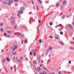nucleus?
I'll list each match as a JSON object with an SVG mask.
<instances>
[{"instance_id":"nucleus-54","label":"nucleus","mask_w":74,"mask_h":74,"mask_svg":"<svg viewBox=\"0 0 74 74\" xmlns=\"http://www.w3.org/2000/svg\"><path fill=\"white\" fill-rule=\"evenodd\" d=\"M32 4H34V1H32Z\"/></svg>"},{"instance_id":"nucleus-17","label":"nucleus","mask_w":74,"mask_h":74,"mask_svg":"<svg viewBox=\"0 0 74 74\" xmlns=\"http://www.w3.org/2000/svg\"><path fill=\"white\" fill-rule=\"evenodd\" d=\"M25 42V44H26L27 42V40L26 39H25L24 41Z\"/></svg>"},{"instance_id":"nucleus-42","label":"nucleus","mask_w":74,"mask_h":74,"mask_svg":"<svg viewBox=\"0 0 74 74\" xmlns=\"http://www.w3.org/2000/svg\"><path fill=\"white\" fill-rule=\"evenodd\" d=\"M51 54H49V57L50 58V57H51Z\"/></svg>"},{"instance_id":"nucleus-27","label":"nucleus","mask_w":74,"mask_h":74,"mask_svg":"<svg viewBox=\"0 0 74 74\" xmlns=\"http://www.w3.org/2000/svg\"><path fill=\"white\" fill-rule=\"evenodd\" d=\"M1 32H3V29L2 28H1Z\"/></svg>"},{"instance_id":"nucleus-1","label":"nucleus","mask_w":74,"mask_h":74,"mask_svg":"<svg viewBox=\"0 0 74 74\" xmlns=\"http://www.w3.org/2000/svg\"><path fill=\"white\" fill-rule=\"evenodd\" d=\"M14 1L12 0H10L9 1L8 3L7 2V1H3L2 2L3 4H8V5H11V3H13Z\"/></svg>"},{"instance_id":"nucleus-59","label":"nucleus","mask_w":74,"mask_h":74,"mask_svg":"<svg viewBox=\"0 0 74 74\" xmlns=\"http://www.w3.org/2000/svg\"><path fill=\"white\" fill-rule=\"evenodd\" d=\"M71 11V9H70V11Z\"/></svg>"},{"instance_id":"nucleus-24","label":"nucleus","mask_w":74,"mask_h":74,"mask_svg":"<svg viewBox=\"0 0 74 74\" xmlns=\"http://www.w3.org/2000/svg\"><path fill=\"white\" fill-rule=\"evenodd\" d=\"M42 74H47V73L44 71H43V72L42 73Z\"/></svg>"},{"instance_id":"nucleus-63","label":"nucleus","mask_w":74,"mask_h":74,"mask_svg":"<svg viewBox=\"0 0 74 74\" xmlns=\"http://www.w3.org/2000/svg\"><path fill=\"white\" fill-rule=\"evenodd\" d=\"M40 74H42V73H40Z\"/></svg>"},{"instance_id":"nucleus-53","label":"nucleus","mask_w":74,"mask_h":74,"mask_svg":"<svg viewBox=\"0 0 74 74\" xmlns=\"http://www.w3.org/2000/svg\"><path fill=\"white\" fill-rule=\"evenodd\" d=\"M49 60L47 61V63H49Z\"/></svg>"},{"instance_id":"nucleus-20","label":"nucleus","mask_w":74,"mask_h":74,"mask_svg":"<svg viewBox=\"0 0 74 74\" xmlns=\"http://www.w3.org/2000/svg\"><path fill=\"white\" fill-rule=\"evenodd\" d=\"M55 38H56V39H59V37H58V36H56L55 37Z\"/></svg>"},{"instance_id":"nucleus-4","label":"nucleus","mask_w":74,"mask_h":74,"mask_svg":"<svg viewBox=\"0 0 74 74\" xmlns=\"http://www.w3.org/2000/svg\"><path fill=\"white\" fill-rule=\"evenodd\" d=\"M20 9H21V11H24L25 10V8L23 7H21V8Z\"/></svg>"},{"instance_id":"nucleus-14","label":"nucleus","mask_w":74,"mask_h":74,"mask_svg":"<svg viewBox=\"0 0 74 74\" xmlns=\"http://www.w3.org/2000/svg\"><path fill=\"white\" fill-rule=\"evenodd\" d=\"M12 53H13V55H16V54L15 53V52H12Z\"/></svg>"},{"instance_id":"nucleus-25","label":"nucleus","mask_w":74,"mask_h":74,"mask_svg":"<svg viewBox=\"0 0 74 74\" xmlns=\"http://www.w3.org/2000/svg\"><path fill=\"white\" fill-rule=\"evenodd\" d=\"M58 73V74H60L61 73H62V72L61 71H59Z\"/></svg>"},{"instance_id":"nucleus-36","label":"nucleus","mask_w":74,"mask_h":74,"mask_svg":"<svg viewBox=\"0 0 74 74\" xmlns=\"http://www.w3.org/2000/svg\"><path fill=\"white\" fill-rule=\"evenodd\" d=\"M39 1L40 3H42V1L41 0H39Z\"/></svg>"},{"instance_id":"nucleus-22","label":"nucleus","mask_w":74,"mask_h":74,"mask_svg":"<svg viewBox=\"0 0 74 74\" xmlns=\"http://www.w3.org/2000/svg\"><path fill=\"white\" fill-rule=\"evenodd\" d=\"M12 23H15V21L14 20H13L12 21Z\"/></svg>"},{"instance_id":"nucleus-46","label":"nucleus","mask_w":74,"mask_h":74,"mask_svg":"<svg viewBox=\"0 0 74 74\" xmlns=\"http://www.w3.org/2000/svg\"><path fill=\"white\" fill-rule=\"evenodd\" d=\"M38 23H41V21L40 20H39L38 21Z\"/></svg>"},{"instance_id":"nucleus-23","label":"nucleus","mask_w":74,"mask_h":74,"mask_svg":"<svg viewBox=\"0 0 74 74\" xmlns=\"http://www.w3.org/2000/svg\"><path fill=\"white\" fill-rule=\"evenodd\" d=\"M17 28V27L16 26H14V29H16Z\"/></svg>"},{"instance_id":"nucleus-5","label":"nucleus","mask_w":74,"mask_h":74,"mask_svg":"<svg viewBox=\"0 0 74 74\" xmlns=\"http://www.w3.org/2000/svg\"><path fill=\"white\" fill-rule=\"evenodd\" d=\"M2 61L3 63H5V58H3L2 59Z\"/></svg>"},{"instance_id":"nucleus-26","label":"nucleus","mask_w":74,"mask_h":74,"mask_svg":"<svg viewBox=\"0 0 74 74\" xmlns=\"http://www.w3.org/2000/svg\"><path fill=\"white\" fill-rule=\"evenodd\" d=\"M60 34L62 35L63 34V32H60Z\"/></svg>"},{"instance_id":"nucleus-9","label":"nucleus","mask_w":74,"mask_h":74,"mask_svg":"<svg viewBox=\"0 0 74 74\" xmlns=\"http://www.w3.org/2000/svg\"><path fill=\"white\" fill-rule=\"evenodd\" d=\"M33 63L34 64H37V61L35 60H34L33 61Z\"/></svg>"},{"instance_id":"nucleus-50","label":"nucleus","mask_w":74,"mask_h":74,"mask_svg":"<svg viewBox=\"0 0 74 74\" xmlns=\"http://www.w3.org/2000/svg\"><path fill=\"white\" fill-rule=\"evenodd\" d=\"M32 52H30V55H32Z\"/></svg>"},{"instance_id":"nucleus-35","label":"nucleus","mask_w":74,"mask_h":74,"mask_svg":"<svg viewBox=\"0 0 74 74\" xmlns=\"http://www.w3.org/2000/svg\"><path fill=\"white\" fill-rule=\"evenodd\" d=\"M69 64H71V61H69Z\"/></svg>"},{"instance_id":"nucleus-52","label":"nucleus","mask_w":74,"mask_h":74,"mask_svg":"<svg viewBox=\"0 0 74 74\" xmlns=\"http://www.w3.org/2000/svg\"><path fill=\"white\" fill-rule=\"evenodd\" d=\"M55 74V73H50V74Z\"/></svg>"},{"instance_id":"nucleus-16","label":"nucleus","mask_w":74,"mask_h":74,"mask_svg":"<svg viewBox=\"0 0 74 74\" xmlns=\"http://www.w3.org/2000/svg\"><path fill=\"white\" fill-rule=\"evenodd\" d=\"M60 44H61L62 45H64V43L63 42H60Z\"/></svg>"},{"instance_id":"nucleus-43","label":"nucleus","mask_w":74,"mask_h":74,"mask_svg":"<svg viewBox=\"0 0 74 74\" xmlns=\"http://www.w3.org/2000/svg\"><path fill=\"white\" fill-rule=\"evenodd\" d=\"M4 36H7V34H6V33H4Z\"/></svg>"},{"instance_id":"nucleus-38","label":"nucleus","mask_w":74,"mask_h":74,"mask_svg":"<svg viewBox=\"0 0 74 74\" xmlns=\"http://www.w3.org/2000/svg\"><path fill=\"white\" fill-rule=\"evenodd\" d=\"M13 34H15V35H16V34H17V33L15 32Z\"/></svg>"},{"instance_id":"nucleus-57","label":"nucleus","mask_w":74,"mask_h":74,"mask_svg":"<svg viewBox=\"0 0 74 74\" xmlns=\"http://www.w3.org/2000/svg\"><path fill=\"white\" fill-rule=\"evenodd\" d=\"M42 66V64H40V67H41V66Z\"/></svg>"},{"instance_id":"nucleus-18","label":"nucleus","mask_w":74,"mask_h":74,"mask_svg":"<svg viewBox=\"0 0 74 74\" xmlns=\"http://www.w3.org/2000/svg\"><path fill=\"white\" fill-rule=\"evenodd\" d=\"M49 50H52V47H49Z\"/></svg>"},{"instance_id":"nucleus-37","label":"nucleus","mask_w":74,"mask_h":74,"mask_svg":"<svg viewBox=\"0 0 74 74\" xmlns=\"http://www.w3.org/2000/svg\"><path fill=\"white\" fill-rule=\"evenodd\" d=\"M36 53H34V56H36Z\"/></svg>"},{"instance_id":"nucleus-51","label":"nucleus","mask_w":74,"mask_h":74,"mask_svg":"<svg viewBox=\"0 0 74 74\" xmlns=\"http://www.w3.org/2000/svg\"><path fill=\"white\" fill-rule=\"evenodd\" d=\"M21 60H23V57H21Z\"/></svg>"},{"instance_id":"nucleus-28","label":"nucleus","mask_w":74,"mask_h":74,"mask_svg":"<svg viewBox=\"0 0 74 74\" xmlns=\"http://www.w3.org/2000/svg\"><path fill=\"white\" fill-rule=\"evenodd\" d=\"M17 16H18V17H20V18L21 17V15H20L19 14H17Z\"/></svg>"},{"instance_id":"nucleus-19","label":"nucleus","mask_w":74,"mask_h":74,"mask_svg":"<svg viewBox=\"0 0 74 74\" xmlns=\"http://www.w3.org/2000/svg\"><path fill=\"white\" fill-rule=\"evenodd\" d=\"M18 1H19V0H14V2H18Z\"/></svg>"},{"instance_id":"nucleus-44","label":"nucleus","mask_w":74,"mask_h":74,"mask_svg":"<svg viewBox=\"0 0 74 74\" xmlns=\"http://www.w3.org/2000/svg\"><path fill=\"white\" fill-rule=\"evenodd\" d=\"M36 7L37 8V10H39V8H38V6H37Z\"/></svg>"},{"instance_id":"nucleus-2","label":"nucleus","mask_w":74,"mask_h":74,"mask_svg":"<svg viewBox=\"0 0 74 74\" xmlns=\"http://www.w3.org/2000/svg\"><path fill=\"white\" fill-rule=\"evenodd\" d=\"M68 27L70 28L71 29H73V25H71V24H69L68 25Z\"/></svg>"},{"instance_id":"nucleus-33","label":"nucleus","mask_w":74,"mask_h":74,"mask_svg":"<svg viewBox=\"0 0 74 74\" xmlns=\"http://www.w3.org/2000/svg\"><path fill=\"white\" fill-rule=\"evenodd\" d=\"M23 28L24 29H26L27 27H26V26H23Z\"/></svg>"},{"instance_id":"nucleus-48","label":"nucleus","mask_w":74,"mask_h":74,"mask_svg":"<svg viewBox=\"0 0 74 74\" xmlns=\"http://www.w3.org/2000/svg\"><path fill=\"white\" fill-rule=\"evenodd\" d=\"M23 41H24V40H22L21 41V43H23Z\"/></svg>"},{"instance_id":"nucleus-41","label":"nucleus","mask_w":74,"mask_h":74,"mask_svg":"<svg viewBox=\"0 0 74 74\" xmlns=\"http://www.w3.org/2000/svg\"><path fill=\"white\" fill-rule=\"evenodd\" d=\"M43 69H45V70H46L48 71V70L46 68H45V67H44Z\"/></svg>"},{"instance_id":"nucleus-61","label":"nucleus","mask_w":74,"mask_h":74,"mask_svg":"<svg viewBox=\"0 0 74 74\" xmlns=\"http://www.w3.org/2000/svg\"><path fill=\"white\" fill-rule=\"evenodd\" d=\"M1 71V69H0V71Z\"/></svg>"},{"instance_id":"nucleus-47","label":"nucleus","mask_w":74,"mask_h":74,"mask_svg":"<svg viewBox=\"0 0 74 74\" xmlns=\"http://www.w3.org/2000/svg\"><path fill=\"white\" fill-rule=\"evenodd\" d=\"M5 71H6V73H8V71H7V69H5Z\"/></svg>"},{"instance_id":"nucleus-60","label":"nucleus","mask_w":74,"mask_h":74,"mask_svg":"<svg viewBox=\"0 0 74 74\" xmlns=\"http://www.w3.org/2000/svg\"><path fill=\"white\" fill-rule=\"evenodd\" d=\"M73 25H74V23H73Z\"/></svg>"},{"instance_id":"nucleus-30","label":"nucleus","mask_w":74,"mask_h":74,"mask_svg":"<svg viewBox=\"0 0 74 74\" xmlns=\"http://www.w3.org/2000/svg\"><path fill=\"white\" fill-rule=\"evenodd\" d=\"M70 48L71 49H74V48L73 47H70Z\"/></svg>"},{"instance_id":"nucleus-32","label":"nucleus","mask_w":74,"mask_h":74,"mask_svg":"<svg viewBox=\"0 0 74 74\" xmlns=\"http://www.w3.org/2000/svg\"><path fill=\"white\" fill-rule=\"evenodd\" d=\"M15 17H11V19H13Z\"/></svg>"},{"instance_id":"nucleus-40","label":"nucleus","mask_w":74,"mask_h":74,"mask_svg":"<svg viewBox=\"0 0 74 74\" xmlns=\"http://www.w3.org/2000/svg\"><path fill=\"white\" fill-rule=\"evenodd\" d=\"M49 38H53V37H52L51 36H50Z\"/></svg>"},{"instance_id":"nucleus-45","label":"nucleus","mask_w":74,"mask_h":74,"mask_svg":"<svg viewBox=\"0 0 74 74\" xmlns=\"http://www.w3.org/2000/svg\"><path fill=\"white\" fill-rule=\"evenodd\" d=\"M10 69L11 70H12V66L10 67Z\"/></svg>"},{"instance_id":"nucleus-6","label":"nucleus","mask_w":74,"mask_h":74,"mask_svg":"<svg viewBox=\"0 0 74 74\" xmlns=\"http://www.w3.org/2000/svg\"><path fill=\"white\" fill-rule=\"evenodd\" d=\"M18 13L20 14H22L23 13V11L22 10H19L18 11Z\"/></svg>"},{"instance_id":"nucleus-13","label":"nucleus","mask_w":74,"mask_h":74,"mask_svg":"<svg viewBox=\"0 0 74 74\" xmlns=\"http://www.w3.org/2000/svg\"><path fill=\"white\" fill-rule=\"evenodd\" d=\"M59 3H58L56 4V7H59Z\"/></svg>"},{"instance_id":"nucleus-62","label":"nucleus","mask_w":74,"mask_h":74,"mask_svg":"<svg viewBox=\"0 0 74 74\" xmlns=\"http://www.w3.org/2000/svg\"><path fill=\"white\" fill-rule=\"evenodd\" d=\"M13 59H15V57H13Z\"/></svg>"},{"instance_id":"nucleus-31","label":"nucleus","mask_w":74,"mask_h":74,"mask_svg":"<svg viewBox=\"0 0 74 74\" xmlns=\"http://www.w3.org/2000/svg\"><path fill=\"white\" fill-rule=\"evenodd\" d=\"M38 70L39 71H40V70H41V68H38Z\"/></svg>"},{"instance_id":"nucleus-7","label":"nucleus","mask_w":74,"mask_h":74,"mask_svg":"<svg viewBox=\"0 0 74 74\" xmlns=\"http://www.w3.org/2000/svg\"><path fill=\"white\" fill-rule=\"evenodd\" d=\"M7 33H10V34H11L13 33V31H7Z\"/></svg>"},{"instance_id":"nucleus-34","label":"nucleus","mask_w":74,"mask_h":74,"mask_svg":"<svg viewBox=\"0 0 74 74\" xmlns=\"http://www.w3.org/2000/svg\"><path fill=\"white\" fill-rule=\"evenodd\" d=\"M50 25L51 26H52V25H53V23H50Z\"/></svg>"},{"instance_id":"nucleus-11","label":"nucleus","mask_w":74,"mask_h":74,"mask_svg":"<svg viewBox=\"0 0 74 74\" xmlns=\"http://www.w3.org/2000/svg\"><path fill=\"white\" fill-rule=\"evenodd\" d=\"M63 4V5H65V4H66V1H63L62 3Z\"/></svg>"},{"instance_id":"nucleus-15","label":"nucleus","mask_w":74,"mask_h":74,"mask_svg":"<svg viewBox=\"0 0 74 74\" xmlns=\"http://www.w3.org/2000/svg\"><path fill=\"white\" fill-rule=\"evenodd\" d=\"M36 50H35L33 49H32V53H33V52H34Z\"/></svg>"},{"instance_id":"nucleus-29","label":"nucleus","mask_w":74,"mask_h":74,"mask_svg":"<svg viewBox=\"0 0 74 74\" xmlns=\"http://www.w3.org/2000/svg\"><path fill=\"white\" fill-rule=\"evenodd\" d=\"M3 25V23L1 22L0 24V25L1 26Z\"/></svg>"},{"instance_id":"nucleus-8","label":"nucleus","mask_w":74,"mask_h":74,"mask_svg":"<svg viewBox=\"0 0 74 74\" xmlns=\"http://www.w3.org/2000/svg\"><path fill=\"white\" fill-rule=\"evenodd\" d=\"M6 59L8 62H10V59L9 58L7 57Z\"/></svg>"},{"instance_id":"nucleus-56","label":"nucleus","mask_w":74,"mask_h":74,"mask_svg":"<svg viewBox=\"0 0 74 74\" xmlns=\"http://www.w3.org/2000/svg\"><path fill=\"white\" fill-rule=\"evenodd\" d=\"M58 30H59V31H61V30L60 29V28H59Z\"/></svg>"},{"instance_id":"nucleus-3","label":"nucleus","mask_w":74,"mask_h":74,"mask_svg":"<svg viewBox=\"0 0 74 74\" xmlns=\"http://www.w3.org/2000/svg\"><path fill=\"white\" fill-rule=\"evenodd\" d=\"M17 48H18V46L14 45V48H13V51H15V50H16V49H17Z\"/></svg>"},{"instance_id":"nucleus-21","label":"nucleus","mask_w":74,"mask_h":74,"mask_svg":"<svg viewBox=\"0 0 74 74\" xmlns=\"http://www.w3.org/2000/svg\"><path fill=\"white\" fill-rule=\"evenodd\" d=\"M39 42L40 43H41V42H42V40H41V39H40L39 40Z\"/></svg>"},{"instance_id":"nucleus-12","label":"nucleus","mask_w":74,"mask_h":74,"mask_svg":"<svg viewBox=\"0 0 74 74\" xmlns=\"http://www.w3.org/2000/svg\"><path fill=\"white\" fill-rule=\"evenodd\" d=\"M17 61L18 62H19V63L21 62V60H20L19 59L17 60Z\"/></svg>"},{"instance_id":"nucleus-55","label":"nucleus","mask_w":74,"mask_h":74,"mask_svg":"<svg viewBox=\"0 0 74 74\" xmlns=\"http://www.w3.org/2000/svg\"><path fill=\"white\" fill-rule=\"evenodd\" d=\"M41 62L42 63H43V61L42 60H41Z\"/></svg>"},{"instance_id":"nucleus-64","label":"nucleus","mask_w":74,"mask_h":74,"mask_svg":"<svg viewBox=\"0 0 74 74\" xmlns=\"http://www.w3.org/2000/svg\"><path fill=\"white\" fill-rule=\"evenodd\" d=\"M8 51V49H6V51Z\"/></svg>"},{"instance_id":"nucleus-49","label":"nucleus","mask_w":74,"mask_h":74,"mask_svg":"<svg viewBox=\"0 0 74 74\" xmlns=\"http://www.w3.org/2000/svg\"><path fill=\"white\" fill-rule=\"evenodd\" d=\"M59 26H62V25L61 24H59Z\"/></svg>"},{"instance_id":"nucleus-58","label":"nucleus","mask_w":74,"mask_h":74,"mask_svg":"<svg viewBox=\"0 0 74 74\" xmlns=\"http://www.w3.org/2000/svg\"><path fill=\"white\" fill-rule=\"evenodd\" d=\"M66 17H70V16H67Z\"/></svg>"},{"instance_id":"nucleus-10","label":"nucleus","mask_w":74,"mask_h":74,"mask_svg":"<svg viewBox=\"0 0 74 74\" xmlns=\"http://www.w3.org/2000/svg\"><path fill=\"white\" fill-rule=\"evenodd\" d=\"M20 36L21 37H24V36H25V35H24V34H20Z\"/></svg>"},{"instance_id":"nucleus-39","label":"nucleus","mask_w":74,"mask_h":74,"mask_svg":"<svg viewBox=\"0 0 74 74\" xmlns=\"http://www.w3.org/2000/svg\"><path fill=\"white\" fill-rule=\"evenodd\" d=\"M62 18H63V19H64V18H65V16H62Z\"/></svg>"}]
</instances>
